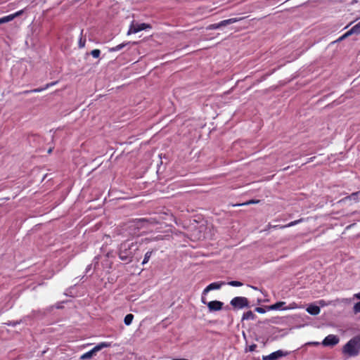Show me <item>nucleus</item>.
Here are the masks:
<instances>
[{
    "instance_id": "f257e3e1",
    "label": "nucleus",
    "mask_w": 360,
    "mask_h": 360,
    "mask_svg": "<svg viewBox=\"0 0 360 360\" xmlns=\"http://www.w3.org/2000/svg\"><path fill=\"white\" fill-rule=\"evenodd\" d=\"M139 249L136 242L126 240L121 243L119 248V258L124 262L131 261L135 251Z\"/></svg>"
},
{
    "instance_id": "f03ea898",
    "label": "nucleus",
    "mask_w": 360,
    "mask_h": 360,
    "mask_svg": "<svg viewBox=\"0 0 360 360\" xmlns=\"http://www.w3.org/2000/svg\"><path fill=\"white\" fill-rule=\"evenodd\" d=\"M342 352L347 357L356 356L360 352V335L350 339L343 346Z\"/></svg>"
},
{
    "instance_id": "7ed1b4c3",
    "label": "nucleus",
    "mask_w": 360,
    "mask_h": 360,
    "mask_svg": "<svg viewBox=\"0 0 360 360\" xmlns=\"http://www.w3.org/2000/svg\"><path fill=\"white\" fill-rule=\"evenodd\" d=\"M110 346V344L107 342H101L96 346H95L90 351L83 354L80 356L81 360H86L91 359L98 351L101 350L103 348L108 347Z\"/></svg>"
},
{
    "instance_id": "20e7f679",
    "label": "nucleus",
    "mask_w": 360,
    "mask_h": 360,
    "mask_svg": "<svg viewBox=\"0 0 360 360\" xmlns=\"http://www.w3.org/2000/svg\"><path fill=\"white\" fill-rule=\"evenodd\" d=\"M230 303L233 307L237 309H243L249 305L248 300L245 297H236L231 300Z\"/></svg>"
},
{
    "instance_id": "39448f33",
    "label": "nucleus",
    "mask_w": 360,
    "mask_h": 360,
    "mask_svg": "<svg viewBox=\"0 0 360 360\" xmlns=\"http://www.w3.org/2000/svg\"><path fill=\"white\" fill-rule=\"evenodd\" d=\"M151 28V26L147 23H138L135 22H132L127 32L128 34L137 33L139 31Z\"/></svg>"
},
{
    "instance_id": "423d86ee",
    "label": "nucleus",
    "mask_w": 360,
    "mask_h": 360,
    "mask_svg": "<svg viewBox=\"0 0 360 360\" xmlns=\"http://www.w3.org/2000/svg\"><path fill=\"white\" fill-rule=\"evenodd\" d=\"M289 353L288 352L279 349L269 355L263 356L262 360H278L283 356H286Z\"/></svg>"
},
{
    "instance_id": "0eeeda50",
    "label": "nucleus",
    "mask_w": 360,
    "mask_h": 360,
    "mask_svg": "<svg viewBox=\"0 0 360 360\" xmlns=\"http://www.w3.org/2000/svg\"><path fill=\"white\" fill-rule=\"evenodd\" d=\"M340 338L335 335H328L322 341V345L325 347H333L338 344Z\"/></svg>"
},
{
    "instance_id": "6e6552de",
    "label": "nucleus",
    "mask_w": 360,
    "mask_h": 360,
    "mask_svg": "<svg viewBox=\"0 0 360 360\" xmlns=\"http://www.w3.org/2000/svg\"><path fill=\"white\" fill-rule=\"evenodd\" d=\"M359 34L360 33V21L353 26L350 30H349L347 32L340 37L338 39L334 40L330 42L331 44H334L335 43L341 41L343 39L346 38L347 36L350 35L351 34Z\"/></svg>"
},
{
    "instance_id": "1a4fd4ad",
    "label": "nucleus",
    "mask_w": 360,
    "mask_h": 360,
    "mask_svg": "<svg viewBox=\"0 0 360 360\" xmlns=\"http://www.w3.org/2000/svg\"><path fill=\"white\" fill-rule=\"evenodd\" d=\"M241 20V18H230V19H228V20H222L218 23H215V24H213V25H211L210 26V29H218V28H220L221 27H224V26H226L228 25H231V24H233L234 22H238Z\"/></svg>"
},
{
    "instance_id": "9d476101",
    "label": "nucleus",
    "mask_w": 360,
    "mask_h": 360,
    "mask_svg": "<svg viewBox=\"0 0 360 360\" xmlns=\"http://www.w3.org/2000/svg\"><path fill=\"white\" fill-rule=\"evenodd\" d=\"M226 283L224 281L214 282L209 284L202 291V295H207L210 291L214 290H219L221 288V286L226 285Z\"/></svg>"
},
{
    "instance_id": "9b49d317",
    "label": "nucleus",
    "mask_w": 360,
    "mask_h": 360,
    "mask_svg": "<svg viewBox=\"0 0 360 360\" xmlns=\"http://www.w3.org/2000/svg\"><path fill=\"white\" fill-rule=\"evenodd\" d=\"M223 302L217 300L210 301L207 305L210 311H220L223 307Z\"/></svg>"
},
{
    "instance_id": "f8f14e48",
    "label": "nucleus",
    "mask_w": 360,
    "mask_h": 360,
    "mask_svg": "<svg viewBox=\"0 0 360 360\" xmlns=\"http://www.w3.org/2000/svg\"><path fill=\"white\" fill-rule=\"evenodd\" d=\"M22 13H23V10H20V11H18L15 12V13H13V14L4 16L3 18H0V25L13 20L16 17H18L20 15H22Z\"/></svg>"
},
{
    "instance_id": "ddd939ff",
    "label": "nucleus",
    "mask_w": 360,
    "mask_h": 360,
    "mask_svg": "<svg viewBox=\"0 0 360 360\" xmlns=\"http://www.w3.org/2000/svg\"><path fill=\"white\" fill-rule=\"evenodd\" d=\"M285 302H276L274 304L269 305L267 307L268 310H285L284 307H285Z\"/></svg>"
},
{
    "instance_id": "4468645a",
    "label": "nucleus",
    "mask_w": 360,
    "mask_h": 360,
    "mask_svg": "<svg viewBox=\"0 0 360 360\" xmlns=\"http://www.w3.org/2000/svg\"><path fill=\"white\" fill-rule=\"evenodd\" d=\"M306 311L311 315H318L321 309L319 306L314 305L313 304H309L307 308L306 309Z\"/></svg>"
},
{
    "instance_id": "2eb2a0df",
    "label": "nucleus",
    "mask_w": 360,
    "mask_h": 360,
    "mask_svg": "<svg viewBox=\"0 0 360 360\" xmlns=\"http://www.w3.org/2000/svg\"><path fill=\"white\" fill-rule=\"evenodd\" d=\"M360 195V191L352 193L350 195H348L342 199L343 201H346L347 200H354L355 202L358 201V197Z\"/></svg>"
},
{
    "instance_id": "dca6fc26",
    "label": "nucleus",
    "mask_w": 360,
    "mask_h": 360,
    "mask_svg": "<svg viewBox=\"0 0 360 360\" xmlns=\"http://www.w3.org/2000/svg\"><path fill=\"white\" fill-rule=\"evenodd\" d=\"M255 319V315L253 314L252 311H248L245 312L243 315V320H254Z\"/></svg>"
},
{
    "instance_id": "f3484780",
    "label": "nucleus",
    "mask_w": 360,
    "mask_h": 360,
    "mask_svg": "<svg viewBox=\"0 0 360 360\" xmlns=\"http://www.w3.org/2000/svg\"><path fill=\"white\" fill-rule=\"evenodd\" d=\"M302 221H303L302 219H297V220L292 221L288 223L286 225H283V226H280V229H285V228L297 225L299 223L302 222Z\"/></svg>"
},
{
    "instance_id": "a211bd4d",
    "label": "nucleus",
    "mask_w": 360,
    "mask_h": 360,
    "mask_svg": "<svg viewBox=\"0 0 360 360\" xmlns=\"http://www.w3.org/2000/svg\"><path fill=\"white\" fill-rule=\"evenodd\" d=\"M133 319H134V315L131 314H128L124 317V322L125 325L129 326L132 323Z\"/></svg>"
},
{
    "instance_id": "6ab92c4d",
    "label": "nucleus",
    "mask_w": 360,
    "mask_h": 360,
    "mask_svg": "<svg viewBox=\"0 0 360 360\" xmlns=\"http://www.w3.org/2000/svg\"><path fill=\"white\" fill-rule=\"evenodd\" d=\"M301 307H302L301 306H299L296 302H293L290 303L285 307H284V309L291 310V309H299V308H301Z\"/></svg>"
},
{
    "instance_id": "aec40b11",
    "label": "nucleus",
    "mask_w": 360,
    "mask_h": 360,
    "mask_svg": "<svg viewBox=\"0 0 360 360\" xmlns=\"http://www.w3.org/2000/svg\"><path fill=\"white\" fill-rule=\"evenodd\" d=\"M152 255V251H148L145 255H144V258H143V260L142 262V264L144 265L146 264V263L148 262L150 257Z\"/></svg>"
},
{
    "instance_id": "412c9836",
    "label": "nucleus",
    "mask_w": 360,
    "mask_h": 360,
    "mask_svg": "<svg viewBox=\"0 0 360 360\" xmlns=\"http://www.w3.org/2000/svg\"><path fill=\"white\" fill-rule=\"evenodd\" d=\"M226 284L234 287H240L243 285V283L241 282L237 281H229Z\"/></svg>"
},
{
    "instance_id": "4be33fe9",
    "label": "nucleus",
    "mask_w": 360,
    "mask_h": 360,
    "mask_svg": "<svg viewBox=\"0 0 360 360\" xmlns=\"http://www.w3.org/2000/svg\"><path fill=\"white\" fill-rule=\"evenodd\" d=\"M101 51L98 49H94L91 52V56L94 58H98L100 56Z\"/></svg>"
},
{
    "instance_id": "5701e85b",
    "label": "nucleus",
    "mask_w": 360,
    "mask_h": 360,
    "mask_svg": "<svg viewBox=\"0 0 360 360\" xmlns=\"http://www.w3.org/2000/svg\"><path fill=\"white\" fill-rule=\"evenodd\" d=\"M319 304L320 307H325V306H327L328 304H330L332 303V302H330L328 303H327L325 300H321L318 302Z\"/></svg>"
},
{
    "instance_id": "b1692460",
    "label": "nucleus",
    "mask_w": 360,
    "mask_h": 360,
    "mask_svg": "<svg viewBox=\"0 0 360 360\" xmlns=\"http://www.w3.org/2000/svg\"><path fill=\"white\" fill-rule=\"evenodd\" d=\"M354 311L355 313L360 312V301L354 304Z\"/></svg>"
},
{
    "instance_id": "393cba45",
    "label": "nucleus",
    "mask_w": 360,
    "mask_h": 360,
    "mask_svg": "<svg viewBox=\"0 0 360 360\" xmlns=\"http://www.w3.org/2000/svg\"><path fill=\"white\" fill-rule=\"evenodd\" d=\"M255 311L259 314H264L266 310L262 307H256Z\"/></svg>"
},
{
    "instance_id": "a878e982",
    "label": "nucleus",
    "mask_w": 360,
    "mask_h": 360,
    "mask_svg": "<svg viewBox=\"0 0 360 360\" xmlns=\"http://www.w3.org/2000/svg\"><path fill=\"white\" fill-rule=\"evenodd\" d=\"M44 90H46V89H44V87L32 89L30 91V92L37 93V92H41Z\"/></svg>"
},
{
    "instance_id": "bb28decb",
    "label": "nucleus",
    "mask_w": 360,
    "mask_h": 360,
    "mask_svg": "<svg viewBox=\"0 0 360 360\" xmlns=\"http://www.w3.org/2000/svg\"><path fill=\"white\" fill-rule=\"evenodd\" d=\"M283 225H271V224H269L268 225V227L269 229H280V226H283Z\"/></svg>"
},
{
    "instance_id": "cd10ccee",
    "label": "nucleus",
    "mask_w": 360,
    "mask_h": 360,
    "mask_svg": "<svg viewBox=\"0 0 360 360\" xmlns=\"http://www.w3.org/2000/svg\"><path fill=\"white\" fill-rule=\"evenodd\" d=\"M258 202H259V200H251L245 203H243V205H250V204H255V203H258Z\"/></svg>"
},
{
    "instance_id": "c85d7f7f",
    "label": "nucleus",
    "mask_w": 360,
    "mask_h": 360,
    "mask_svg": "<svg viewBox=\"0 0 360 360\" xmlns=\"http://www.w3.org/2000/svg\"><path fill=\"white\" fill-rule=\"evenodd\" d=\"M56 83H57V82H54L46 84V86H44V89H47L50 86H52L55 85Z\"/></svg>"
},
{
    "instance_id": "c756f323",
    "label": "nucleus",
    "mask_w": 360,
    "mask_h": 360,
    "mask_svg": "<svg viewBox=\"0 0 360 360\" xmlns=\"http://www.w3.org/2000/svg\"><path fill=\"white\" fill-rule=\"evenodd\" d=\"M163 239H164L163 236L160 235V236H158L157 237L151 239L150 240H163Z\"/></svg>"
},
{
    "instance_id": "7c9ffc66",
    "label": "nucleus",
    "mask_w": 360,
    "mask_h": 360,
    "mask_svg": "<svg viewBox=\"0 0 360 360\" xmlns=\"http://www.w3.org/2000/svg\"><path fill=\"white\" fill-rule=\"evenodd\" d=\"M122 46H115V47H112L110 51H119Z\"/></svg>"
},
{
    "instance_id": "2f4dec72",
    "label": "nucleus",
    "mask_w": 360,
    "mask_h": 360,
    "mask_svg": "<svg viewBox=\"0 0 360 360\" xmlns=\"http://www.w3.org/2000/svg\"><path fill=\"white\" fill-rule=\"evenodd\" d=\"M309 344L313 345H319V342H310Z\"/></svg>"
},
{
    "instance_id": "473e14b6",
    "label": "nucleus",
    "mask_w": 360,
    "mask_h": 360,
    "mask_svg": "<svg viewBox=\"0 0 360 360\" xmlns=\"http://www.w3.org/2000/svg\"><path fill=\"white\" fill-rule=\"evenodd\" d=\"M354 296L360 300V292L359 293L355 294Z\"/></svg>"
},
{
    "instance_id": "72a5a7b5",
    "label": "nucleus",
    "mask_w": 360,
    "mask_h": 360,
    "mask_svg": "<svg viewBox=\"0 0 360 360\" xmlns=\"http://www.w3.org/2000/svg\"><path fill=\"white\" fill-rule=\"evenodd\" d=\"M341 302H349V300H348L347 299H342V300H341Z\"/></svg>"
},
{
    "instance_id": "f704fd0d",
    "label": "nucleus",
    "mask_w": 360,
    "mask_h": 360,
    "mask_svg": "<svg viewBox=\"0 0 360 360\" xmlns=\"http://www.w3.org/2000/svg\"><path fill=\"white\" fill-rule=\"evenodd\" d=\"M249 287L252 288V289L254 290H257V287H255V286H252V285H248Z\"/></svg>"
},
{
    "instance_id": "c9c22d12",
    "label": "nucleus",
    "mask_w": 360,
    "mask_h": 360,
    "mask_svg": "<svg viewBox=\"0 0 360 360\" xmlns=\"http://www.w3.org/2000/svg\"><path fill=\"white\" fill-rule=\"evenodd\" d=\"M172 360H188L186 359H172Z\"/></svg>"
},
{
    "instance_id": "e433bc0d",
    "label": "nucleus",
    "mask_w": 360,
    "mask_h": 360,
    "mask_svg": "<svg viewBox=\"0 0 360 360\" xmlns=\"http://www.w3.org/2000/svg\"><path fill=\"white\" fill-rule=\"evenodd\" d=\"M255 347V345L251 346L250 347V351H253Z\"/></svg>"
},
{
    "instance_id": "4c0bfd02",
    "label": "nucleus",
    "mask_w": 360,
    "mask_h": 360,
    "mask_svg": "<svg viewBox=\"0 0 360 360\" xmlns=\"http://www.w3.org/2000/svg\"><path fill=\"white\" fill-rule=\"evenodd\" d=\"M16 324H17V323H8V325H11V326H15Z\"/></svg>"
},
{
    "instance_id": "58836bf2",
    "label": "nucleus",
    "mask_w": 360,
    "mask_h": 360,
    "mask_svg": "<svg viewBox=\"0 0 360 360\" xmlns=\"http://www.w3.org/2000/svg\"><path fill=\"white\" fill-rule=\"evenodd\" d=\"M202 303L205 304L206 302L204 301L203 298H202Z\"/></svg>"
}]
</instances>
